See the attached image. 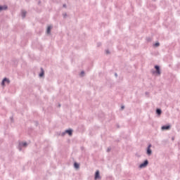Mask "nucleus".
<instances>
[{
	"instance_id": "obj_13",
	"label": "nucleus",
	"mask_w": 180,
	"mask_h": 180,
	"mask_svg": "<svg viewBox=\"0 0 180 180\" xmlns=\"http://www.w3.org/2000/svg\"><path fill=\"white\" fill-rule=\"evenodd\" d=\"M74 168H75L76 169H78L79 168V164L77 162H75Z\"/></svg>"
},
{
	"instance_id": "obj_32",
	"label": "nucleus",
	"mask_w": 180,
	"mask_h": 180,
	"mask_svg": "<svg viewBox=\"0 0 180 180\" xmlns=\"http://www.w3.org/2000/svg\"><path fill=\"white\" fill-rule=\"evenodd\" d=\"M154 1V2H155V0H153Z\"/></svg>"
},
{
	"instance_id": "obj_31",
	"label": "nucleus",
	"mask_w": 180,
	"mask_h": 180,
	"mask_svg": "<svg viewBox=\"0 0 180 180\" xmlns=\"http://www.w3.org/2000/svg\"><path fill=\"white\" fill-rule=\"evenodd\" d=\"M58 107L60 108V107H61V104H59V105H58Z\"/></svg>"
},
{
	"instance_id": "obj_18",
	"label": "nucleus",
	"mask_w": 180,
	"mask_h": 180,
	"mask_svg": "<svg viewBox=\"0 0 180 180\" xmlns=\"http://www.w3.org/2000/svg\"><path fill=\"white\" fill-rule=\"evenodd\" d=\"M151 147H153V145L151 143H149L146 148H151Z\"/></svg>"
},
{
	"instance_id": "obj_26",
	"label": "nucleus",
	"mask_w": 180,
	"mask_h": 180,
	"mask_svg": "<svg viewBox=\"0 0 180 180\" xmlns=\"http://www.w3.org/2000/svg\"><path fill=\"white\" fill-rule=\"evenodd\" d=\"M63 6L64 8H67V4H63Z\"/></svg>"
},
{
	"instance_id": "obj_10",
	"label": "nucleus",
	"mask_w": 180,
	"mask_h": 180,
	"mask_svg": "<svg viewBox=\"0 0 180 180\" xmlns=\"http://www.w3.org/2000/svg\"><path fill=\"white\" fill-rule=\"evenodd\" d=\"M8 9V6L4 5L0 6V12H2V11H6Z\"/></svg>"
},
{
	"instance_id": "obj_1",
	"label": "nucleus",
	"mask_w": 180,
	"mask_h": 180,
	"mask_svg": "<svg viewBox=\"0 0 180 180\" xmlns=\"http://www.w3.org/2000/svg\"><path fill=\"white\" fill-rule=\"evenodd\" d=\"M155 70H151L152 74H156L157 75H161V68L158 65L154 66Z\"/></svg>"
},
{
	"instance_id": "obj_6",
	"label": "nucleus",
	"mask_w": 180,
	"mask_h": 180,
	"mask_svg": "<svg viewBox=\"0 0 180 180\" xmlns=\"http://www.w3.org/2000/svg\"><path fill=\"white\" fill-rule=\"evenodd\" d=\"M161 129H162V130H169V129H171V125H169V124L162 125Z\"/></svg>"
},
{
	"instance_id": "obj_5",
	"label": "nucleus",
	"mask_w": 180,
	"mask_h": 180,
	"mask_svg": "<svg viewBox=\"0 0 180 180\" xmlns=\"http://www.w3.org/2000/svg\"><path fill=\"white\" fill-rule=\"evenodd\" d=\"M5 82L7 84H11V80H9L7 77H4L1 81V86H5Z\"/></svg>"
},
{
	"instance_id": "obj_28",
	"label": "nucleus",
	"mask_w": 180,
	"mask_h": 180,
	"mask_svg": "<svg viewBox=\"0 0 180 180\" xmlns=\"http://www.w3.org/2000/svg\"><path fill=\"white\" fill-rule=\"evenodd\" d=\"M40 4H41V1H39L38 2V4L40 5Z\"/></svg>"
},
{
	"instance_id": "obj_4",
	"label": "nucleus",
	"mask_w": 180,
	"mask_h": 180,
	"mask_svg": "<svg viewBox=\"0 0 180 180\" xmlns=\"http://www.w3.org/2000/svg\"><path fill=\"white\" fill-rule=\"evenodd\" d=\"M101 172H99V170H96L94 174V179L97 180V179H101Z\"/></svg>"
},
{
	"instance_id": "obj_33",
	"label": "nucleus",
	"mask_w": 180,
	"mask_h": 180,
	"mask_svg": "<svg viewBox=\"0 0 180 180\" xmlns=\"http://www.w3.org/2000/svg\"><path fill=\"white\" fill-rule=\"evenodd\" d=\"M172 140H174V138H172Z\"/></svg>"
},
{
	"instance_id": "obj_12",
	"label": "nucleus",
	"mask_w": 180,
	"mask_h": 180,
	"mask_svg": "<svg viewBox=\"0 0 180 180\" xmlns=\"http://www.w3.org/2000/svg\"><path fill=\"white\" fill-rule=\"evenodd\" d=\"M39 77L40 78H42V77H44V70H43V68H41V72L39 74Z\"/></svg>"
},
{
	"instance_id": "obj_16",
	"label": "nucleus",
	"mask_w": 180,
	"mask_h": 180,
	"mask_svg": "<svg viewBox=\"0 0 180 180\" xmlns=\"http://www.w3.org/2000/svg\"><path fill=\"white\" fill-rule=\"evenodd\" d=\"M65 134H67V133H66L65 131H63V132H62V133L60 134V136H62V137H64V136H65Z\"/></svg>"
},
{
	"instance_id": "obj_25",
	"label": "nucleus",
	"mask_w": 180,
	"mask_h": 180,
	"mask_svg": "<svg viewBox=\"0 0 180 180\" xmlns=\"http://www.w3.org/2000/svg\"><path fill=\"white\" fill-rule=\"evenodd\" d=\"M10 119L11 120V122H13V117H11Z\"/></svg>"
},
{
	"instance_id": "obj_7",
	"label": "nucleus",
	"mask_w": 180,
	"mask_h": 180,
	"mask_svg": "<svg viewBox=\"0 0 180 180\" xmlns=\"http://www.w3.org/2000/svg\"><path fill=\"white\" fill-rule=\"evenodd\" d=\"M72 129H68L65 130L66 134H68V136H72Z\"/></svg>"
},
{
	"instance_id": "obj_17",
	"label": "nucleus",
	"mask_w": 180,
	"mask_h": 180,
	"mask_svg": "<svg viewBox=\"0 0 180 180\" xmlns=\"http://www.w3.org/2000/svg\"><path fill=\"white\" fill-rule=\"evenodd\" d=\"M101 46H102V43L98 42L97 43V47H101Z\"/></svg>"
},
{
	"instance_id": "obj_3",
	"label": "nucleus",
	"mask_w": 180,
	"mask_h": 180,
	"mask_svg": "<svg viewBox=\"0 0 180 180\" xmlns=\"http://www.w3.org/2000/svg\"><path fill=\"white\" fill-rule=\"evenodd\" d=\"M148 165V160H145L142 163H141L139 166V168H146Z\"/></svg>"
},
{
	"instance_id": "obj_8",
	"label": "nucleus",
	"mask_w": 180,
	"mask_h": 180,
	"mask_svg": "<svg viewBox=\"0 0 180 180\" xmlns=\"http://www.w3.org/2000/svg\"><path fill=\"white\" fill-rule=\"evenodd\" d=\"M155 113L156 115L160 116V115L162 114V110H161V108H156Z\"/></svg>"
},
{
	"instance_id": "obj_9",
	"label": "nucleus",
	"mask_w": 180,
	"mask_h": 180,
	"mask_svg": "<svg viewBox=\"0 0 180 180\" xmlns=\"http://www.w3.org/2000/svg\"><path fill=\"white\" fill-rule=\"evenodd\" d=\"M146 154L147 155L150 156L153 154V150L150 148H146Z\"/></svg>"
},
{
	"instance_id": "obj_20",
	"label": "nucleus",
	"mask_w": 180,
	"mask_h": 180,
	"mask_svg": "<svg viewBox=\"0 0 180 180\" xmlns=\"http://www.w3.org/2000/svg\"><path fill=\"white\" fill-rule=\"evenodd\" d=\"M63 16L64 19H65V18H67V13H64V14L63 15Z\"/></svg>"
},
{
	"instance_id": "obj_11",
	"label": "nucleus",
	"mask_w": 180,
	"mask_h": 180,
	"mask_svg": "<svg viewBox=\"0 0 180 180\" xmlns=\"http://www.w3.org/2000/svg\"><path fill=\"white\" fill-rule=\"evenodd\" d=\"M53 27H51V25L48 26L47 29H46V33L47 34H51V29Z\"/></svg>"
},
{
	"instance_id": "obj_27",
	"label": "nucleus",
	"mask_w": 180,
	"mask_h": 180,
	"mask_svg": "<svg viewBox=\"0 0 180 180\" xmlns=\"http://www.w3.org/2000/svg\"><path fill=\"white\" fill-rule=\"evenodd\" d=\"M124 108V105H122V106H121V109L123 110Z\"/></svg>"
},
{
	"instance_id": "obj_30",
	"label": "nucleus",
	"mask_w": 180,
	"mask_h": 180,
	"mask_svg": "<svg viewBox=\"0 0 180 180\" xmlns=\"http://www.w3.org/2000/svg\"><path fill=\"white\" fill-rule=\"evenodd\" d=\"M146 95H148V92L146 91Z\"/></svg>"
},
{
	"instance_id": "obj_23",
	"label": "nucleus",
	"mask_w": 180,
	"mask_h": 180,
	"mask_svg": "<svg viewBox=\"0 0 180 180\" xmlns=\"http://www.w3.org/2000/svg\"><path fill=\"white\" fill-rule=\"evenodd\" d=\"M81 75H84V74H85V72H84V70H82L81 72H80Z\"/></svg>"
},
{
	"instance_id": "obj_2",
	"label": "nucleus",
	"mask_w": 180,
	"mask_h": 180,
	"mask_svg": "<svg viewBox=\"0 0 180 180\" xmlns=\"http://www.w3.org/2000/svg\"><path fill=\"white\" fill-rule=\"evenodd\" d=\"M22 147H24V148L27 147V142H19L18 146V149L19 150V151H22Z\"/></svg>"
},
{
	"instance_id": "obj_14",
	"label": "nucleus",
	"mask_w": 180,
	"mask_h": 180,
	"mask_svg": "<svg viewBox=\"0 0 180 180\" xmlns=\"http://www.w3.org/2000/svg\"><path fill=\"white\" fill-rule=\"evenodd\" d=\"M21 15L22 19H25L26 18V11H22Z\"/></svg>"
},
{
	"instance_id": "obj_29",
	"label": "nucleus",
	"mask_w": 180,
	"mask_h": 180,
	"mask_svg": "<svg viewBox=\"0 0 180 180\" xmlns=\"http://www.w3.org/2000/svg\"><path fill=\"white\" fill-rule=\"evenodd\" d=\"M115 77H117V73H115Z\"/></svg>"
},
{
	"instance_id": "obj_24",
	"label": "nucleus",
	"mask_w": 180,
	"mask_h": 180,
	"mask_svg": "<svg viewBox=\"0 0 180 180\" xmlns=\"http://www.w3.org/2000/svg\"><path fill=\"white\" fill-rule=\"evenodd\" d=\"M147 41H151V39L147 38Z\"/></svg>"
},
{
	"instance_id": "obj_22",
	"label": "nucleus",
	"mask_w": 180,
	"mask_h": 180,
	"mask_svg": "<svg viewBox=\"0 0 180 180\" xmlns=\"http://www.w3.org/2000/svg\"><path fill=\"white\" fill-rule=\"evenodd\" d=\"M34 124H35V126H38L39 122H38L37 121H35V122H34Z\"/></svg>"
},
{
	"instance_id": "obj_21",
	"label": "nucleus",
	"mask_w": 180,
	"mask_h": 180,
	"mask_svg": "<svg viewBox=\"0 0 180 180\" xmlns=\"http://www.w3.org/2000/svg\"><path fill=\"white\" fill-rule=\"evenodd\" d=\"M110 150H112L111 148H108V149H107V153H110Z\"/></svg>"
},
{
	"instance_id": "obj_19",
	"label": "nucleus",
	"mask_w": 180,
	"mask_h": 180,
	"mask_svg": "<svg viewBox=\"0 0 180 180\" xmlns=\"http://www.w3.org/2000/svg\"><path fill=\"white\" fill-rule=\"evenodd\" d=\"M105 53L106 54H110V51H109V49L105 50Z\"/></svg>"
},
{
	"instance_id": "obj_15",
	"label": "nucleus",
	"mask_w": 180,
	"mask_h": 180,
	"mask_svg": "<svg viewBox=\"0 0 180 180\" xmlns=\"http://www.w3.org/2000/svg\"><path fill=\"white\" fill-rule=\"evenodd\" d=\"M153 46H154L155 47H160V42H155V43L153 44Z\"/></svg>"
}]
</instances>
